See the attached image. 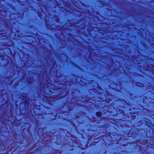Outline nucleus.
I'll return each instance as SVG.
<instances>
[{
	"label": "nucleus",
	"instance_id": "obj_3",
	"mask_svg": "<svg viewBox=\"0 0 154 154\" xmlns=\"http://www.w3.org/2000/svg\"><path fill=\"white\" fill-rule=\"evenodd\" d=\"M22 95H21V96H20V97H21L22 99H23V98H22Z\"/></svg>",
	"mask_w": 154,
	"mask_h": 154
},
{
	"label": "nucleus",
	"instance_id": "obj_1",
	"mask_svg": "<svg viewBox=\"0 0 154 154\" xmlns=\"http://www.w3.org/2000/svg\"><path fill=\"white\" fill-rule=\"evenodd\" d=\"M96 115L99 117H100L101 115V113L100 112H97L96 113Z\"/></svg>",
	"mask_w": 154,
	"mask_h": 154
},
{
	"label": "nucleus",
	"instance_id": "obj_2",
	"mask_svg": "<svg viewBox=\"0 0 154 154\" xmlns=\"http://www.w3.org/2000/svg\"><path fill=\"white\" fill-rule=\"evenodd\" d=\"M137 86H139L140 87H142L143 86V85L142 84L138 82L137 83Z\"/></svg>",
	"mask_w": 154,
	"mask_h": 154
}]
</instances>
